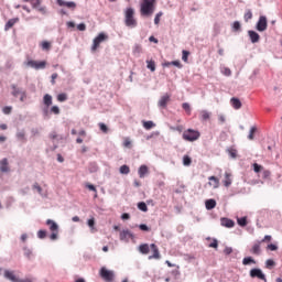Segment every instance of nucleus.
I'll list each match as a JSON object with an SVG mask.
<instances>
[{
  "label": "nucleus",
  "instance_id": "22",
  "mask_svg": "<svg viewBox=\"0 0 282 282\" xmlns=\"http://www.w3.org/2000/svg\"><path fill=\"white\" fill-rule=\"evenodd\" d=\"M230 104H231V107H234V109H240L242 107L241 100H239V98L237 97L231 98Z\"/></svg>",
  "mask_w": 282,
  "mask_h": 282
},
{
  "label": "nucleus",
  "instance_id": "20",
  "mask_svg": "<svg viewBox=\"0 0 282 282\" xmlns=\"http://www.w3.org/2000/svg\"><path fill=\"white\" fill-rule=\"evenodd\" d=\"M139 177L144 178L147 175H149V166L141 165L138 170Z\"/></svg>",
  "mask_w": 282,
  "mask_h": 282
},
{
  "label": "nucleus",
  "instance_id": "64",
  "mask_svg": "<svg viewBox=\"0 0 282 282\" xmlns=\"http://www.w3.org/2000/svg\"><path fill=\"white\" fill-rule=\"evenodd\" d=\"M229 155H231L232 158H237V150L230 149L229 150Z\"/></svg>",
  "mask_w": 282,
  "mask_h": 282
},
{
  "label": "nucleus",
  "instance_id": "60",
  "mask_svg": "<svg viewBox=\"0 0 282 282\" xmlns=\"http://www.w3.org/2000/svg\"><path fill=\"white\" fill-rule=\"evenodd\" d=\"M219 242L217 241V239H214L212 243H209V248H218Z\"/></svg>",
  "mask_w": 282,
  "mask_h": 282
},
{
  "label": "nucleus",
  "instance_id": "5",
  "mask_svg": "<svg viewBox=\"0 0 282 282\" xmlns=\"http://www.w3.org/2000/svg\"><path fill=\"white\" fill-rule=\"evenodd\" d=\"M105 41H109V35L105 34V33H99L98 36H96L93 41V45H91V52H97L98 47H100L101 43H105Z\"/></svg>",
  "mask_w": 282,
  "mask_h": 282
},
{
  "label": "nucleus",
  "instance_id": "58",
  "mask_svg": "<svg viewBox=\"0 0 282 282\" xmlns=\"http://www.w3.org/2000/svg\"><path fill=\"white\" fill-rule=\"evenodd\" d=\"M265 265H267V268H273V265H275V262H274V260L269 259L265 261Z\"/></svg>",
  "mask_w": 282,
  "mask_h": 282
},
{
  "label": "nucleus",
  "instance_id": "34",
  "mask_svg": "<svg viewBox=\"0 0 282 282\" xmlns=\"http://www.w3.org/2000/svg\"><path fill=\"white\" fill-rule=\"evenodd\" d=\"M237 223H238V225H240L242 228H245V226H248V218H247V217L237 218Z\"/></svg>",
  "mask_w": 282,
  "mask_h": 282
},
{
  "label": "nucleus",
  "instance_id": "33",
  "mask_svg": "<svg viewBox=\"0 0 282 282\" xmlns=\"http://www.w3.org/2000/svg\"><path fill=\"white\" fill-rule=\"evenodd\" d=\"M191 164H193V159H191V156H188V155H184L183 156V165L191 166Z\"/></svg>",
  "mask_w": 282,
  "mask_h": 282
},
{
  "label": "nucleus",
  "instance_id": "43",
  "mask_svg": "<svg viewBox=\"0 0 282 282\" xmlns=\"http://www.w3.org/2000/svg\"><path fill=\"white\" fill-rule=\"evenodd\" d=\"M182 107H183L184 111H186V113H187L188 116H191V105H189L188 102H184V104L182 105Z\"/></svg>",
  "mask_w": 282,
  "mask_h": 282
},
{
  "label": "nucleus",
  "instance_id": "47",
  "mask_svg": "<svg viewBox=\"0 0 282 282\" xmlns=\"http://www.w3.org/2000/svg\"><path fill=\"white\" fill-rule=\"evenodd\" d=\"M17 138L18 140H22L23 142H25V131H20L17 133Z\"/></svg>",
  "mask_w": 282,
  "mask_h": 282
},
{
  "label": "nucleus",
  "instance_id": "32",
  "mask_svg": "<svg viewBox=\"0 0 282 282\" xmlns=\"http://www.w3.org/2000/svg\"><path fill=\"white\" fill-rule=\"evenodd\" d=\"M41 47L42 50H44L45 52H50V50H52V43L47 42V41H43L41 43Z\"/></svg>",
  "mask_w": 282,
  "mask_h": 282
},
{
  "label": "nucleus",
  "instance_id": "49",
  "mask_svg": "<svg viewBox=\"0 0 282 282\" xmlns=\"http://www.w3.org/2000/svg\"><path fill=\"white\" fill-rule=\"evenodd\" d=\"M246 23H248L250 21V19H252V11H247L245 13V17H243Z\"/></svg>",
  "mask_w": 282,
  "mask_h": 282
},
{
  "label": "nucleus",
  "instance_id": "45",
  "mask_svg": "<svg viewBox=\"0 0 282 282\" xmlns=\"http://www.w3.org/2000/svg\"><path fill=\"white\" fill-rule=\"evenodd\" d=\"M37 237L39 239H45V237H47V231L41 229L37 231Z\"/></svg>",
  "mask_w": 282,
  "mask_h": 282
},
{
  "label": "nucleus",
  "instance_id": "21",
  "mask_svg": "<svg viewBox=\"0 0 282 282\" xmlns=\"http://www.w3.org/2000/svg\"><path fill=\"white\" fill-rule=\"evenodd\" d=\"M249 34V37H250V41L251 43H259L261 36L259 35V33L254 32V31H249L248 32Z\"/></svg>",
  "mask_w": 282,
  "mask_h": 282
},
{
  "label": "nucleus",
  "instance_id": "59",
  "mask_svg": "<svg viewBox=\"0 0 282 282\" xmlns=\"http://www.w3.org/2000/svg\"><path fill=\"white\" fill-rule=\"evenodd\" d=\"M77 30H79V32H85V30H87V25H85V23H80L77 25Z\"/></svg>",
  "mask_w": 282,
  "mask_h": 282
},
{
  "label": "nucleus",
  "instance_id": "51",
  "mask_svg": "<svg viewBox=\"0 0 282 282\" xmlns=\"http://www.w3.org/2000/svg\"><path fill=\"white\" fill-rule=\"evenodd\" d=\"M221 72H223L224 76L232 75V70H230V68H228V67H224Z\"/></svg>",
  "mask_w": 282,
  "mask_h": 282
},
{
  "label": "nucleus",
  "instance_id": "57",
  "mask_svg": "<svg viewBox=\"0 0 282 282\" xmlns=\"http://www.w3.org/2000/svg\"><path fill=\"white\" fill-rule=\"evenodd\" d=\"M162 18V12L156 13L154 18L155 25H160V19Z\"/></svg>",
  "mask_w": 282,
  "mask_h": 282
},
{
  "label": "nucleus",
  "instance_id": "46",
  "mask_svg": "<svg viewBox=\"0 0 282 282\" xmlns=\"http://www.w3.org/2000/svg\"><path fill=\"white\" fill-rule=\"evenodd\" d=\"M270 175H272V172H270V170H263L262 172L263 180H270Z\"/></svg>",
  "mask_w": 282,
  "mask_h": 282
},
{
  "label": "nucleus",
  "instance_id": "40",
  "mask_svg": "<svg viewBox=\"0 0 282 282\" xmlns=\"http://www.w3.org/2000/svg\"><path fill=\"white\" fill-rule=\"evenodd\" d=\"M147 63H148V69H150V72H155V62L147 61Z\"/></svg>",
  "mask_w": 282,
  "mask_h": 282
},
{
  "label": "nucleus",
  "instance_id": "53",
  "mask_svg": "<svg viewBox=\"0 0 282 282\" xmlns=\"http://www.w3.org/2000/svg\"><path fill=\"white\" fill-rule=\"evenodd\" d=\"M234 31L235 32H239V30H241V23H239V21L234 22Z\"/></svg>",
  "mask_w": 282,
  "mask_h": 282
},
{
  "label": "nucleus",
  "instance_id": "38",
  "mask_svg": "<svg viewBox=\"0 0 282 282\" xmlns=\"http://www.w3.org/2000/svg\"><path fill=\"white\" fill-rule=\"evenodd\" d=\"M253 171L254 173H261V171H263V165H260L259 163H253Z\"/></svg>",
  "mask_w": 282,
  "mask_h": 282
},
{
  "label": "nucleus",
  "instance_id": "29",
  "mask_svg": "<svg viewBox=\"0 0 282 282\" xmlns=\"http://www.w3.org/2000/svg\"><path fill=\"white\" fill-rule=\"evenodd\" d=\"M43 102H44L45 107H51V105H52V95H50V94L44 95Z\"/></svg>",
  "mask_w": 282,
  "mask_h": 282
},
{
  "label": "nucleus",
  "instance_id": "1",
  "mask_svg": "<svg viewBox=\"0 0 282 282\" xmlns=\"http://www.w3.org/2000/svg\"><path fill=\"white\" fill-rule=\"evenodd\" d=\"M124 25L133 29L138 28V19H135V9L129 7L123 11Z\"/></svg>",
  "mask_w": 282,
  "mask_h": 282
},
{
  "label": "nucleus",
  "instance_id": "24",
  "mask_svg": "<svg viewBox=\"0 0 282 282\" xmlns=\"http://www.w3.org/2000/svg\"><path fill=\"white\" fill-rule=\"evenodd\" d=\"M209 186H213L214 188H217L219 186V178L217 176H209Z\"/></svg>",
  "mask_w": 282,
  "mask_h": 282
},
{
  "label": "nucleus",
  "instance_id": "55",
  "mask_svg": "<svg viewBox=\"0 0 282 282\" xmlns=\"http://www.w3.org/2000/svg\"><path fill=\"white\" fill-rule=\"evenodd\" d=\"M267 250L274 252L275 250H279V247L276 245L270 243L267 246Z\"/></svg>",
  "mask_w": 282,
  "mask_h": 282
},
{
  "label": "nucleus",
  "instance_id": "30",
  "mask_svg": "<svg viewBox=\"0 0 282 282\" xmlns=\"http://www.w3.org/2000/svg\"><path fill=\"white\" fill-rule=\"evenodd\" d=\"M251 263L256 264L257 261L252 257H246L242 260V265H250Z\"/></svg>",
  "mask_w": 282,
  "mask_h": 282
},
{
  "label": "nucleus",
  "instance_id": "10",
  "mask_svg": "<svg viewBox=\"0 0 282 282\" xmlns=\"http://www.w3.org/2000/svg\"><path fill=\"white\" fill-rule=\"evenodd\" d=\"M249 274L251 279H260V281L264 282L268 281L265 274L263 273V271H261V269H251Z\"/></svg>",
  "mask_w": 282,
  "mask_h": 282
},
{
  "label": "nucleus",
  "instance_id": "14",
  "mask_svg": "<svg viewBox=\"0 0 282 282\" xmlns=\"http://www.w3.org/2000/svg\"><path fill=\"white\" fill-rule=\"evenodd\" d=\"M169 102H171V96L169 94H165L159 100V107L166 109V105H169Z\"/></svg>",
  "mask_w": 282,
  "mask_h": 282
},
{
  "label": "nucleus",
  "instance_id": "28",
  "mask_svg": "<svg viewBox=\"0 0 282 282\" xmlns=\"http://www.w3.org/2000/svg\"><path fill=\"white\" fill-rule=\"evenodd\" d=\"M139 252H141V254H149L150 252V247L147 243H143L139 247Z\"/></svg>",
  "mask_w": 282,
  "mask_h": 282
},
{
  "label": "nucleus",
  "instance_id": "11",
  "mask_svg": "<svg viewBox=\"0 0 282 282\" xmlns=\"http://www.w3.org/2000/svg\"><path fill=\"white\" fill-rule=\"evenodd\" d=\"M134 236H133V232H131L130 230L128 229H123L122 231H120L119 234V239L120 241H124L126 243H129V240L130 239H133Z\"/></svg>",
  "mask_w": 282,
  "mask_h": 282
},
{
  "label": "nucleus",
  "instance_id": "37",
  "mask_svg": "<svg viewBox=\"0 0 282 282\" xmlns=\"http://www.w3.org/2000/svg\"><path fill=\"white\" fill-rule=\"evenodd\" d=\"M67 100V94L62 93L57 95V101L58 102H65Z\"/></svg>",
  "mask_w": 282,
  "mask_h": 282
},
{
  "label": "nucleus",
  "instance_id": "50",
  "mask_svg": "<svg viewBox=\"0 0 282 282\" xmlns=\"http://www.w3.org/2000/svg\"><path fill=\"white\" fill-rule=\"evenodd\" d=\"M3 113L6 116H10V113H12V107L11 106H6L3 109H2Z\"/></svg>",
  "mask_w": 282,
  "mask_h": 282
},
{
  "label": "nucleus",
  "instance_id": "36",
  "mask_svg": "<svg viewBox=\"0 0 282 282\" xmlns=\"http://www.w3.org/2000/svg\"><path fill=\"white\" fill-rule=\"evenodd\" d=\"M143 127L149 131L150 129H153V127H155V123H153V121H143Z\"/></svg>",
  "mask_w": 282,
  "mask_h": 282
},
{
  "label": "nucleus",
  "instance_id": "31",
  "mask_svg": "<svg viewBox=\"0 0 282 282\" xmlns=\"http://www.w3.org/2000/svg\"><path fill=\"white\" fill-rule=\"evenodd\" d=\"M119 172L121 175H129V173H131V169H129V165H121Z\"/></svg>",
  "mask_w": 282,
  "mask_h": 282
},
{
  "label": "nucleus",
  "instance_id": "8",
  "mask_svg": "<svg viewBox=\"0 0 282 282\" xmlns=\"http://www.w3.org/2000/svg\"><path fill=\"white\" fill-rule=\"evenodd\" d=\"M256 29L258 32H265L268 30V18L265 15H260Z\"/></svg>",
  "mask_w": 282,
  "mask_h": 282
},
{
  "label": "nucleus",
  "instance_id": "7",
  "mask_svg": "<svg viewBox=\"0 0 282 282\" xmlns=\"http://www.w3.org/2000/svg\"><path fill=\"white\" fill-rule=\"evenodd\" d=\"M26 65L28 67H32V69H45V67H47V62L30 59L26 62Z\"/></svg>",
  "mask_w": 282,
  "mask_h": 282
},
{
  "label": "nucleus",
  "instance_id": "52",
  "mask_svg": "<svg viewBox=\"0 0 282 282\" xmlns=\"http://www.w3.org/2000/svg\"><path fill=\"white\" fill-rule=\"evenodd\" d=\"M139 228H140V230H143V232L151 231V228H149V226H147L145 224L139 225Z\"/></svg>",
  "mask_w": 282,
  "mask_h": 282
},
{
  "label": "nucleus",
  "instance_id": "62",
  "mask_svg": "<svg viewBox=\"0 0 282 282\" xmlns=\"http://www.w3.org/2000/svg\"><path fill=\"white\" fill-rule=\"evenodd\" d=\"M172 65H174V67H178V69H182V63H180V61H173Z\"/></svg>",
  "mask_w": 282,
  "mask_h": 282
},
{
  "label": "nucleus",
  "instance_id": "3",
  "mask_svg": "<svg viewBox=\"0 0 282 282\" xmlns=\"http://www.w3.org/2000/svg\"><path fill=\"white\" fill-rule=\"evenodd\" d=\"M182 137L186 142H196L198 138H202V133L198 130L187 129Z\"/></svg>",
  "mask_w": 282,
  "mask_h": 282
},
{
  "label": "nucleus",
  "instance_id": "56",
  "mask_svg": "<svg viewBox=\"0 0 282 282\" xmlns=\"http://www.w3.org/2000/svg\"><path fill=\"white\" fill-rule=\"evenodd\" d=\"M56 78H58V73H53L51 76V84L56 85Z\"/></svg>",
  "mask_w": 282,
  "mask_h": 282
},
{
  "label": "nucleus",
  "instance_id": "6",
  "mask_svg": "<svg viewBox=\"0 0 282 282\" xmlns=\"http://www.w3.org/2000/svg\"><path fill=\"white\" fill-rule=\"evenodd\" d=\"M46 226H50V230L52 232L51 236H50V239L52 241H56V239H58V224H56L52 219H47L46 220Z\"/></svg>",
  "mask_w": 282,
  "mask_h": 282
},
{
  "label": "nucleus",
  "instance_id": "4",
  "mask_svg": "<svg viewBox=\"0 0 282 282\" xmlns=\"http://www.w3.org/2000/svg\"><path fill=\"white\" fill-rule=\"evenodd\" d=\"M11 89H12L11 95L14 98H19L20 96V102H25V100L28 99V93L25 90H22L21 88H19L17 84H12Z\"/></svg>",
  "mask_w": 282,
  "mask_h": 282
},
{
  "label": "nucleus",
  "instance_id": "42",
  "mask_svg": "<svg viewBox=\"0 0 282 282\" xmlns=\"http://www.w3.org/2000/svg\"><path fill=\"white\" fill-rule=\"evenodd\" d=\"M23 250L24 257H26V259H32V250L28 249V247H24Z\"/></svg>",
  "mask_w": 282,
  "mask_h": 282
},
{
  "label": "nucleus",
  "instance_id": "17",
  "mask_svg": "<svg viewBox=\"0 0 282 282\" xmlns=\"http://www.w3.org/2000/svg\"><path fill=\"white\" fill-rule=\"evenodd\" d=\"M4 279H8L12 282H19V279L17 275H14V271L6 270L4 271Z\"/></svg>",
  "mask_w": 282,
  "mask_h": 282
},
{
  "label": "nucleus",
  "instance_id": "27",
  "mask_svg": "<svg viewBox=\"0 0 282 282\" xmlns=\"http://www.w3.org/2000/svg\"><path fill=\"white\" fill-rule=\"evenodd\" d=\"M205 206L207 210H213V208H215V206H217V202L215 199H207L205 202Z\"/></svg>",
  "mask_w": 282,
  "mask_h": 282
},
{
  "label": "nucleus",
  "instance_id": "15",
  "mask_svg": "<svg viewBox=\"0 0 282 282\" xmlns=\"http://www.w3.org/2000/svg\"><path fill=\"white\" fill-rule=\"evenodd\" d=\"M150 248H151L153 254L149 256V259L150 260L151 259H160L161 256H160V249L158 248V246L155 243H152V245H150Z\"/></svg>",
  "mask_w": 282,
  "mask_h": 282
},
{
  "label": "nucleus",
  "instance_id": "63",
  "mask_svg": "<svg viewBox=\"0 0 282 282\" xmlns=\"http://www.w3.org/2000/svg\"><path fill=\"white\" fill-rule=\"evenodd\" d=\"M39 6H41V0H33L32 1V7L33 8H39Z\"/></svg>",
  "mask_w": 282,
  "mask_h": 282
},
{
  "label": "nucleus",
  "instance_id": "48",
  "mask_svg": "<svg viewBox=\"0 0 282 282\" xmlns=\"http://www.w3.org/2000/svg\"><path fill=\"white\" fill-rule=\"evenodd\" d=\"M254 133H257V128L252 127L249 132V140H254Z\"/></svg>",
  "mask_w": 282,
  "mask_h": 282
},
{
  "label": "nucleus",
  "instance_id": "2",
  "mask_svg": "<svg viewBox=\"0 0 282 282\" xmlns=\"http://www.w3.org/2000/svg\"><path fill=\"white\" fill-rule=\"evenodd\" d=\"M155 12V0H143L140 8L141 17H151Z\"/></svg>",
  "mask_w": 282,
  "mask_h": 282
},
{
  "label": "nucleus",
  "instance_id": "23",
  "mask_svg": "<svg viewBox=\"0 0 282 282\" xmlns=\"http://www.w3.org/2000/svg\"><path fill=\"white\" fill-rule=\"evenodd\" d=\"M19 23V18L10 19L4 26V30H10L14 28V24Z\"/></svg>",
  "mask_w": 282,
  "mask_h": 282
},
{
  "label": "nucleus",
  "instance_id": "61",
  "mask_svg": "<svg viewBox=\"0 0 282 282\" xmlns=\"http://www.w3.org/2000/svg\"><path fill=\"white\" fill-rule=\"evenodd\" d=\"M261 241V243H265V241H268V242H270V241H272V236H264V238L262 239V240H260Z\"/></svg>",
  "mask_w": 282,
  "mask_h": 282
},
{
  "label": "nucleus",
  "instance_id": "9",
  "mask_svg": "<svg viewBox=\"0 0 282 282\" xmlns=\"http://www.w3.org/2000/svg\"><path fill=\"white\" fill-rule=\"evenodd\" d=\"M100 276H101V279H104V281L111 282V281H113L115 274H113V271H110L107 268L102 267L100 269Z\"/></svg>",
  "mask_w": 282,
  "mask_h": 282
},
{
  "label": "nucleus",
  "instance_id": "16",
  "mask_svg": "<svg viewBox=\"0 0 282 282\" xmlns=\"http://www.w3.org/2000/svg\"><path fill=\"white\" fill-rule=\"evenodd\" d=\"M0 171L1 173H10V165L8 163V159H2L0 161Z\"/></svg>",
  "mask_w": 282,
  "mask_h": 282
},
{
  "label": "nucleus",
  "instance_id": "26",
  "mask_svg": "<svg viewBox=\"0 0 282 282\" xmlns=\"http://www.w3.org/2000/svg\"><path fill=\"white\" fill-rule=\"evenodd\" d=\"M88 227L90 228L91 232H97L98 229H96V218L91 217L87 221Z\"/></svg>",
  "mask_w": 282,
  "mask_h": 282
},
{
  "label": "nucleus",
  "instance_id": "44",
  "mask_svg": "<svg viewBox=\"0 0 282 282\" xmlns=\"http://www.w3.org/2000/svg\"><path fill=\"white\" fill-rule=\"evenodd\" d=\"M99 129H100V131H102V133L109 132V128L107 127V124H105L102 122L99 123Z\"/></svg>",
  "mask_w": 282,
  "mask_h": 282
},
{
  "label": "nucleus",
  "instance_id": "13",
  "mask_svg": "<svg viewBox=\"0 0 282 282\" xmlns=\"http://www.w3.org/2000/svg\"><path fill=\"white\" fill-rule=\"evenodd\" d=\"M249 252L251 254H254L256 257H259V254H261V241H257L252 245V247L250 248Z\"/></svg>",
  "mask_w": 282,
  "mask_h": 282
},
{
  "label": "nucleus",
  "instance_id": "12",
  "mask_svg": "<svg viewBox=\"0 0 282 282\" xmlns=\"http://www.w3.org/2000/svg\"><path fill=\"white\" fill-rule=\"evenodd\" d=\"M57 6L59 8H68V10H76V2L74 1H65V0H56Z\"/></svg>",
  "mask_w": 282,
  "mask_h": 282
},
{
  "label": "nucleus",
  "instance_id": "19",
  "mask_svg": "<svg viewBox=\"0 0 282 282\" xmlns=\"http://www.w3.org/2000/svg\"><path fill=\"white\" fill-rule=\"evenodd\" d=\"M220 224L225 228H234L235 227V221L232 219H229V218H221Z\"/></svg>",
  "mask_w": 282,
  "mask_h": 282
},
{
  "label": "nucleus",
  "instance_id": "25",
  "mask_svg": "<svg viewBox=\"0 0 282 282\" xmlns=\"http://www.w3.org/2000/svg\"><path fill=\"white\" fill-rule=\"evenodd\" d=\"M232 175L230 173H226L225 174V181H224V186H226V188L230 187V185L232 184Z\"/></svg>",
  "mask_w": 282,
  "mask_h": 282
},
{
  "label": "nucleus",
  "instance_id": "54",
  "mask_svg": "<svg viewBox=\"0 0 282 282\" xmlns=\"http://www.w3.org/2000/svg\"><path fill=\"white\" fill-rule=\"evenodd\" d=\"M33 189L37 191L40 195L41 193H43V188L41 187V185H39V183L33 184Z\"/></svg>",
  "mask_w": 282,
  "mask_h": 282
},
{
  "label": "nucleus",
  "instance_id": "35",
  "mask_svg": "<svg viewBox=\"0 0 282 282\" xmlns=\"http://www.w3.org/2000/svg\"><path fill=\"white\" fill-rule=\"evenodd\" d=\"M139 210H142V213H147L149 210V207L147 206V203L140 202L138 203Z\"/></svg>",
  "mask_w": 282,
  "mask_h": 282
},
{
  "label": "nucleus",
  "instance_id": "41",
  "mask_svg": "<svg viewBox=\"0 0 282 282\" xmlns=\"http://www.w3.org/2000/svg\"><path fill=\"white\" fill-rule=\"evenodd\" d=\"M51 113H54V116H58L61 113V108H58V106L51 107Z\"/></svg>",
  "mask_w": 282,
  "mask_h": 282
},
{
  "label": "nucleus",
  "instance_id": "18",
  "mask_svg": "<svg viewBox=\"0 0 282 282\" xmlns=\"http://www.w3.org/2000/svg\"><path fill=\"white\" fill-rule=\"evenodd\" d=\"M212 113L208 110H200L199 111V118L202 122H208L210 120Z\"/></svg>",
  "mask_w": 282,
  "mask_h": 282
},
{
  "label": "nucleus",
  "instance_id": "39",
  "mask_svg": "<svg viewBox=\"0 0 282 282\" xmlns=\"http://www.w3.org/2000/svg\"><path fill=\"white\" fill-rule=\"evenodd\" d=\"M182 54V61H184V63H188V56H191V52L183 51Z\"/></svg>",
  "mask_w": 282,
  "mask_h": 282
}]
</instances>
